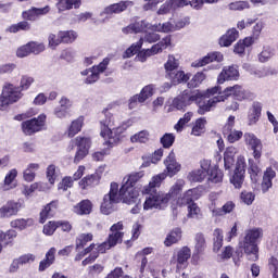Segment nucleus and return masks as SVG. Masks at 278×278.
<instances>
[{
  "mask_svg": "<svg viewBox=\"0 0 278 278\" xmlns=\"http://www.w3.org/2000/svg\"><path fill=\"white\" fill-rule=\"evenodd\" d=\"M23 99V91L13 84H7L0 94V110L4 111Z\"/></svg>",
  "mask_w": 278,
  "mask_h": 278,
  "instance_id": "8",
  "label": "nucleus"
},
{
  "mask_svg": "<svg viewBox=\"0 0 278 278\" xmlns=\"http://www.w3.org/2000/svg\"><path fill=\"white\" fill-rule=\"evenodd\" d=\"M228 97H232L236 101H253L255 99V93L247 90L241 85H235L231 87H227L224 89L223 93L219 96H215L207 100V103L200 106L198 111L201 116L203 114H207L216 105V103H220L223 101H227Z\"/></svg>",
  "mask_w": 278,
  "mask_h": 278,
  "instance_id": "4",
  "label": "nucleus"
},
{
  "mask_svg": "<svg viewBox=\"0 0 278 278\" xmlns=\"http://www.w3.org/2000/svg\"><path fill=\"white\" fill-rule=\"evenodd\" d=\"M200 198L201 193L198 188L189 189L176 199V204L179 205V207L184 205H192V203Z\"/></svg>",
  "mask_w": 278,
  "mask_h": 278,
  "instance_id": "22",
  "label": "nucleus"
},
{
  "mask_svg": "<svg viewBox=\"0 0 278 278\" xmlns=\"http://www.w3.org/2000/svg\"><path fill=\"white\" fill-rule=\"evenodd\" d=\"M240 33L236 28H230L219 38L220 47H231L238 40Z\"/></svg>",
  "mask_w": 278,
  "mask_h": 278,
  "instance_id": "28",
  "label": "nucleus"
},
{
  "mask_svg": "<svg viewBox=\"0 0 278 278\" xmlns=\"http://www.w3.org/2000/svg\"><path fill=\"white\" fill-rule=\"evenodd\" d=\"M86 174V166L79 165L77 170L73 174V176H65L62 181L59 184L58 189L63 190V192H66L68 188H73L74 181H79Z\"/></svg>",
  "mask_w": 278,
  "mask_h": 278,
  "instance_id": "18",
  "label": "nucleus"
},
{
  "mask_svg": "<svg viewBox=\"0 0 278 278\" xmlns=\"http://www.w3.org/2000/svg\"><path fill=\"white\" fill-rule=\"evenodd\" d=\"M18 236V232L14 229H9L5 232L0 230V242H3L4 247H10L14 243V239Z\"/></svg>",
  "mask_w": 278,
  "mask_h": 278,
  "instance_id": "44",
  "label": "nucleus"
},
{
  "mask_svg": "<svg viewBox=\"0 0 278 278\" xmlns=\"http://www.w3.org/2000/svg\"><path fill=\"white\" fill-rule=\"evenodd\" d=\"M160 34L153 31H146L143 37L139 39V42H141V47H147V45H153V42H157L160 40Z\"/></svg>",
  "mask_w": 278,
  "mask_h": 278,
  "instance_id": "50",
  "label": "nucleus"
},
{
  "mask_svg": "<svg viewBox=\"0 0 278 278\" xmlns=\"http://www.w3.org/2000/svg\"><path fill=\"white\" fill-rule=\"evenodd\" d=\"M94 186H99V177L97 175H87L78 181V188L80 190H90Z\"/></svg>",
  "mask_w": 278,
  "mask_h": 278,
  "instance_id": "34",
  "label": "nucleus"
},
{
  "mask_svg": "<svg viewBox=\"0 0 278 278\" xmlns=\"http://www.w3.org/2000/svg\"><path fill=\"white\" fill-rule=\"evenodd\" d=\"M205 237L202 233L195 235L194 253L192 256L194 263L199 262V253H203L205 251Z\"/></svg>",
  "mask_w": 278,
  "mask_h": 278,
  "instance_id": "40",
  "label": "nucleus"
},
{
  "mask_svg": "<svg viewBox=\"0 0 278 278\" xmlns=\"http://www.w3.org/2000/svg\"><path fill=\"white\" fill-rule=\"evenodd\" d=\"M192 116H194V113L192 112H187L185 115L175 124L174 129L177 131V134H181L184 131V128L190 121H192Z\"/></svg>",
  "mask_w": 278,
  "mask_h": 278,
  "instance_id": "51",
  "label": "nucleus"
},
{
  "mask_svg": "<svg viewBox=\"0 0 278 278\" xmlns=\"http://www.w3.org/2000/svg\"><path fill=\"white\" fill-rule=\"evenodd\" d=\"M262 238H264V230L262 228L245 230L244 238L239 242V247L242 249L249 262H257L260 260V247H257V242Z\"/></svg>",
  "mask_w": 278,
  "mask_h": 278,
  "instance_id": "6",
  "label": "nucleus"
},
{
  "mask_svg": "<svg viewBox=\"0 0 278 278\" xmlns=\"http://www.w3.org/2000/svg\"><path fill=\"white\" fill-rule=\"evenodd\" d=\"M131 125H134V122L129 119L126 122V126H121L118 116L105 111L104 118L100 121V136L105 140L108 147H116L121 142V134H124L127 127H131Z\"/></svg>",
  "mask_w": 278,
  "mask_h": 278,
  "instance_id": "3",
  "label": "nucleus"
},
{
  "mask_svg": "<svg viewBox=\"0 0 278 278\" xmlns=\"http://www.w3.org/2000/svg\"><path fill=\"white\" fill-rule=\"evenodd\" d=\"M275 56V49L270 46H264L262 51L257 55L258 62L261 64H266Z\"/></svg>",
  "mask_w": 278,
  "mask_h": 278,
  "instance_id": "45",
  "label": "nucleus"
},
{
  "mask_svg": "<svg viewBox=\"0 0 278 278\" xmlns=\"http://www.w3.org/2000/svg\"><path fill=\"white\" fill-rule=\"evenodd\" d=\"M164 68L166 77L167 75H170V73H174L175 71H177V68H179V60H177L175 55L169 54L167 61L164 64Z\"/></svg>",
  "mask_w": 278,
  "mask_h": 278,
  "instance_id": "48",
  "label": "nucleus"
},
{
  "mask_svg": "<svg viewBox=\"0 0 278 278\" xmlns=\"http://www.w3.org/2000/svg\"><path fill=\"white\" fill-rule=\"evenodd\" d=\"M163 149H170L175 144V134L166 132L160 140Z\"/></svg>",
  "mask_w": 278,
  "mask_h": 278,
  "instance_id": "62",
  "label": "nucleus"
},
{
  "mask_svg": "<svg viewBox=\"0 0 278 278\" xmlns=\"http://www.w3.org/2000/svg\"><path fill=\"white\" fill-rule=\"evenodd\" d=\"M228 9L233 12H242V10L251 9V4L248 1H235L228 4Z\"/></svg>",
  "mask_w": 278,
  "mask_h": 278,
  "instance_id": "60",
  "label": "nucleus"
},
{
  "mask_svg": "<svg viewBox=\"0 0 278 278\" xmlns=\"http://www.w3.org/2000/svg\"><path fill=\"white\" fill-rule=\"evenodd\" d=\"M269 270L271 271L273 278H278V258L271 256L268 261Z\"/></svg>",
  "mask_w": 278,
  "mask_h": 278,
  "instance_id": "64",
  "label": "nucleus"
},
{
  "mask_svg": "<svg viewBox=\"0 0 278 278\" xmlns=\"http://www.w3.org/2000/svg\"><path fill=\"white\" fill-rule=\"evenodd\" d=\"M36 190H45V184L34 182L30 186L23 185L22 194H24V197H31Z\"/></svg>",
  "mask_w": 278,
  "mask_h": 278,
  "instance_id": "53",
  "label": "nucleus"
},
{
  "mask_svg": "<svg viewBox=\"0 0 278 278\" xmlns=\"http://www.w3.org/2000/svg\"><path fill=\"white\" fill-rule=\"evenodd\" d=\"M153 94H155V85H148L144 86L137 96L140 99V103H144V101L151 99Z\"/></svg>",
  "mask_w": 278,
  "mask_h": 278,
  "instance_id": "52",
  "label": "nucleus"
},
{
  "mask_svg": "<svg viewBox=\"0 0 278 278\" xmlns=\"http://www.w3.org/2000/svg\"><path fill=\"white\" fill-rule=\"evenodd\" d=\"M29 29H31V26L29 25V22H20L17 24H13L8 28V31H10V34H16L18 31H29Z\"/></svg>",
  "mask_w": 278,
  "mask_h": 278,
  "instance_id": "58",
  "label": "nucleus"
},
{
  "mask_svg": "<svg viewBox=\"0 0 278 278\" xmlns=\"http://www.w3.org/2000/svg\"><path fill=\"white\" fill-rule=\"evenodd\" d=\"M184 188H186V180L184 178H178L170 187L168 193L157 192L148 195L143 203V211L149 212V210H164L165 207H168V201H170L173 197L180 194Z\"/></svg>",
  "mask_w": 278,
  "mask_h": 278,
  "instance_id": "5",
  "label": "nucleus"
},
{
  "mask_svg": "<svg viewBox=\"0 0 278 278\" xmlns=\"http://www.w3.org/2000/svg\"><path fill=\"white\" fill-rule=\"evenodd\" d=\"M73 212L78 216H86L88 214H91L92 202L90 200H83L74 206Z\"/></svg>",
  "mask_w": 278,
  "mask_h": 278,
  "instance_id": "38",
  "label": "nucleus"
},
{
  "mask_svg": "<svg viewBox=\"0 0 278 278\" xmlns=\"http://www.w3.org/2000/svg\"><path fill=\"white\" fill-rule=\"evenodd\" d=\"M16 177H18V169L11 168L9 172H7L3 182L0 184V191L10 192V190H14V188L18 186Z\"/></svg>",
  "mask_w": 278,
  "mask_h": 278,
  "instance_id": "20",
  "label": "nucleus"
},
{
  "mask_svg": "<svg viewBox=\"0 0 278 278\" xmlns=\"http://www.w3.org/2000/svg\"><path fill=\"white\" fill-rule=\"evenodd\" d=\"M81 7V0H59L56 9L59 12H66V10H79Z\"/></svg>",
  "mask_w": 278,
  "mask_h": 278,
  "instance_id": "37",
  "label": "nucleus"
},
{
  "mask_svg": "<svg viewBox=\"0 0 278 278\" xmlns=\"http://www.w3.org/2000/svg\"><path fill=\"white\" fill-rule=\"evenodd\" d=\"M172 21L174 22V28L176 29V31H179L180 29H184V27H188V25H190V17L188 16H173Z\"/></svg>",
  "mask_w": 278,
  "mask_h": 278,
  "instance_id": "59",
  "label": "nucleus"
},
{
  "mask_svg": "<svg viewBox=\"0 0 278 278\" xmlns=\"http://www.w3.org/2000/svg\"><path fill=\"white\" fill-rule=\"evenodd\" d=\"M166 177H168V176L164 172H162L157 175H154L151 178L149 185L143 187L142 194H151V192H153V190H155V188H160V186H162V181H164L166 179Z\"/></svg>",
  "mask_w": 278,
  "mask_h": 278,
  "instance_id": "27",
  "label": "nucleus"
},
{
  "mask_svg": "<svg viewBox=\"0 0 278 278\" xmlns=\"http://www.w3.org/2000/svg\"><path fill=\"white\" fill-rule=\"evenodd\" d=\"M123 229H125V224L123 222H117L110 227V233L106 241L100 244L92 243L90 247L86 248L84 255H88V253H90V255L83 261V266L92 264V262L99 257V253H105L106 251H110V249H113V247H116V244H121L123 238H125Z\"/></svg>",
  "mask_w": 278,
  "mask_h": 278,
  "instance_id": "2",
  "label": "nucleus"
},
{
  "mask_svg": "<svg viewBox=\"0 0 278 278\" xmlns=\"http://www.w3.org/2000/svg\"><path fill=\"white\" fill-rule=\"evenodd\" d=\"M84 128V116H79L78 118L72 121L70 124L67 130H66V136L67 138H75L79 131Z\"/></svg>",
  "mask_w": 278,
  "mask_h": 278,
  "instance_id": "33",
  "label": "nucleus"
},
{
  "mask_svg": "<svg viewBox=\"0 0 278 278\" xmlns=\"http://www.w3.org/2000/svg\"><path fill=\"white\" fill-rule=\"evenodd\" d=\"M108 64H110V60L104 59L99 65L81 71V77H86L85 84H94L96 81H99V75L105 73Z\"/></svg>",
  "mask_w": 278,
  "mask_h": 278,
  "instance_id": "10",
  "label": "nucleus"
},
{
  "mask_svg": "<svg viewBox=\"0 0 278 278\" xmlns=\"http://www.w3.org/2000/svg\"><path fill=\"white\" fill-rule=\"evenodd\" d=\"M181 228H174L169 231L164 241L165 247H173V244H177V242L181 240Z\"/></svg>",
  "mask_w": 278,
  "mask_h": 278,
  "instance_id": "43",
  "label": "nucleus"
},
{
  "mask_svg": "<svg viewBox=\"0 0 278 278\" xmlns=\"http://www.w3.org/2000/svg\"><path fill=\"white\" fill-rule=\"evenodd\" d=\"M243 140L245 146L252 150L254 160H260L262 157V149H264L262 139L257 138V136L253 132H244Z\"/></svg>",
  "mask_w": 278,
  "mask_h": 278,
  "instance_id": "13",
  "label": "nucleus"
},
{
  "mask_svg": "<svg viewBox=\"0 0 278 278\" xmlns=\"http://www.w3.org/2000/svg\"><path fill=\"white\" fill-rule=\"evenodd\" d=\"M260 116H262V104L254 102L249 114V125H255L260 121Z\"/></svg>",
  "mask_w": 278,
  "mask_h": 278,
  "instance_id": "46",
  "label": "nucleus"
},
{
  "mask_svg": "<svg viewBox=\"0 0 278 278\" xmlns=\"http://www.w3.org/2000/svg\"><path fill=\"white\" fill-rule=\"evenodd\" d=\"M192 103H197L199 105L198 112L201 110V105H207V101L205 102V97L202 96L201 92H190L188 90H185L176 97L173 100L172 105L173 108H176V110H186V108H188V105H192Z\"/></svg>",
  "mask_w": 278,
  "mask_h": 278,
  "instance_id": "7",
  "label": "nucleus"
},
{
  "mask_svg": "<svg viewBox=\"0 0 278 278\" xmlns=\"http://www.w3.org/2000/svg\"><path fill=\"white\" fill-rule=\"evenodd\" d=\"M207 79V76L203 72H198L193 77L188 81V88H199L203 81Z\"/></svg>",
  "mask_w": 278,
  "mask_h": 278,
  "instance_id": "56",
  "label": "nucleus"
},
{
  "mask_svg": "<svg viewBox=\"0 0 278 278\" xmlns=\"http://www.w3.org/2000/svg\"><path fill=\"white\" fill-rule=\"evenodd\" d=\"M21 127L25 136H34V134H38L47 127V115L42 113L38 117L27 119L22 123Z\"/></svg>",
  "mask_w": 278,
  "mask_h": 278,
  "instance_id": "9",
  "label": "nucleus"
},
{
  "mask_svg": "<svg viewBox=\"0 0 278 278\" xmlns=\"http://www.w3.org/2000/svg\"><path fill=\"white\" fill-rule=\"evenodd\" d=\"M248 163H249L248 173L250 175V179L252 184H257V181L260 180L262 168L260 167V165H257V163L253 159H249Z\"/></svg>",
  "mask_w": 278,
  "mask_h": 278,
  "instance_id": "39",
  "label": "nucleus"
},
{
  "mask_svg": "<svg viewBox=\"0 0 278 278\" xmlns=\"http://www.w3.org/2000/svg\"><path fill=\"white\" fill-rule=\"evenodd\" d=\"M210 166H212L211 160H202L200 162V168L193 169L188 173V181H190V184H201L202 181H205L207 173H210Z\"/></svg>",
  "mask_w": 278,
  "mask_h": 278,
  "instance_id": "11",
  "label": "nucleus"
},
{
  "mask_svg": "<svg viewBox=\"0 0 278 278\" xmlns=\"http://www.w3.org/2000/svg\"><path fill=\"white\" fill-rule=\"evenodd\" d=\"M207 126V119L200 117L192 123L191 136H203L205 127Z\"/></svg>",
  "mask_w": 278,
  "mask_h": 278,
  "instance_id": "42",
  "label": "nucleus"
},
{
  "mask_svg": "<svg viewBox=\"0 0 278 278\" xmlns=\"http://www.w3.org/2000/svg\"><path fill=\"white\" fill-rule=\"evenodd\" d=\"M275 177H277L275 169H273V167H267L263 174L261 184V190L264 194H266V192L273 188V179H275Z\"/></svg>",
  "mask_w": 278,
  "mask_h": 278,
  "instance_id": "26",
  "label": "nucleus"
},
{
  "mask_svg": "<svg viewBox=\"0 0 278 278\" xmlns=\"http://www.w3.org/2000/svg\"><path fill=\"white\" fill-rule=\"evenodd\" d=\"M23 210V203L11 200L0 207V218H12Z\"/></svg>",
  "mask_w": 278,
  "mask_h": 278,
  "instance_id": "19",
  "label": "nucleus"
},
{
  "mask_svg": "<svg viewBox=\"0 0 278 278\" xmlns=\"http://www.w3.org/2000/svg\"><path fill=\"white\" fill-rule=\"evenodd\" d=\"M240 79V71L237 65L224 66L217 76V84L223 86L225 81H238Z\"/></svg>",
  "mask_w": 278,
  "mask_h": 278,
  "instance_id": "16",
  "label": "nucleus"
},
{
  "mask_svg": "<svg viewBox=\"0 0 278 278\" xmlns=\"http://www.w3.org/2000/svg\"><path fill=\"white\" fill-rule=\"evenodd\" d=\"M225 56L220 52H210L205 56L198 59L191 63L192 68H201L212 64V62H223Z\"/></svg>",
  "mask_w": 278,
  "mask_h": 278,
  "instance_id": "21",
  "label": "nucleus"
},
{
  "mask_svg": "<svg viewBox=\"0 0 278 278\" xmlns=\"http://www.w3.org/2000/svg\"><path fill=\"white\" fill-rule=\"evenodd\" d=\"M169 1L172 2L174 10H177L178 8H186V5L192 7L193 10H201L203 8L202 0H169Z\"/></svg>",
  "mask_w": 278,
  "mask_h": 278,
  "instance_id": "32",
  "label": "nucleus"
},
{
  "mask_svg": "<svg viewBox=\"0 0 278 278\" xmlns=\"http://www.w3.org/2000/svg\"><path fill=\"white\" fill-rule=\"evenodd\" d=\"M192 257V251L188 247L180 248L172 257L170 264H174L177 270L188 267V260Z\"/></svg>",
  "mask_w": 278,
  "mask_h": 278,
  "instance_id": "14",
  "label": "nucleus"
},
{
  "mask_svg": "<svg viewBox=\"0 0 278 278\" xmlns=\"http://www.w3.org/2000/svg\"><path fill=\"white\" fill-rule=\"evenodd\" d=\"M144 177V172L131 173L124 177V184L118 187L117 182H111L110 191L103 197L100 210L108 216L114 212V205L116 203H126L127 205H132L138 201V190L134 188L138 181Z\"/></svg>",
  "mask_w": 278,
  "mask_h": 278,
  "instance_id": "1",
  "label": "nucleus"
},
{
  "mask_svg": "<svg viewBox=\"0 0 278 278\" xmlns=\"http://www.w3.org/2000/svg\"><path fill=\"white\" fill-rule=\"evenodd\" d=\"M143 27H148V29H150L151 31H159L161 34H173L174 31H176L173 17L169 18L167 22L159 24L143 22Z\"/></svg>",
  "mask_w": 278,
  "mask_h": 278,
  "instance_id": "23",
  "label": "nucleus"
},
{
  "mask_svg": "<svg viewBox=\"0 0 278 278\" xmlns=\"http://www.w3.org/2000/svg\"><path fill=\"white\" fill-rule=\"evenodd\" d=\"M40 170V165L38 163H29L23 170V179L27 184H31L36 179V172Z\"/></svg>",
  "mask_w": 278,
  "mask_h": 278,
  "instance_id": "35",
  "label": "nucleus"
},
{
  "mask_svg": "<svg viewBox=\"0 0 278 278\" xmlns=\"http://www.w3.org/2000/svg\"><path fill=\"white\" fill-rule=\"evenodd\" d=\"M55 253H58V250L55 248H50L48 252L46 253L45 260H42L39 263V271L45 273L47 268L50 266H53L55 263Z\"/></svg>",
  "mask_w": 278,
  "mask_h": 278,
  "instance_id": "31",
  "label": "nucleus"
},
{
  "mask_svg": "<svg viewBox=\"0 0 278 278\" xmlns=\"http://www.w3.org/2000/svg\"><path fill=\"white\" fill-rule=\"evenodd\" d=\"M28 49L34 55H40V53L45 52V49H47V47L43 42L30 41L28 42Z\"/></svg>",
  "mask_w": 278,
  "mask_h": 278,
  "instance_id": "61",
  "label": "nucleus"
},
{
  "mask_svg": "<svg viewBox=\"0 0 278 278\" xmlns=\"http://www.w3.org/2000/svg\"><path fill=\"white\" fill-rule=\"evenodd\" d=\"M208 181H211L212 184H220V181H223V177H225V175L223 174V170H220L218 167L210 165L208 168Z\"/></svg>",
  "mask_w": 278,
  "mask_h": 278,
  "instance_id": "47",
  "label": "nucleus"
},
{
  "mask_svg": "<svg viewBox=\"0 0 278 278\" xmlns=\"http://www.w3.org/2000/svg\"><path fill=\"white\" fill-rule=\"evenodd\" d=\"M213 236H214L213 251L215 253H218V251H220V249L223 248V240H224L223 230H220V228H216L214 230Z\"/></svg>",
  "mask_w": 278,
  "mask_h": 278,
  "instance_id": "57",
  "label": "nucleus"
},
{
  "mask_svg": "<svg viewBox=\"0 0 278 278\" xmlns=\"http://www.w3.org/2000/svg\"><path fill=\"white\" fill-rule=\"evenodd\" d=\"M233 125H236V116L230 115L223 130L224 136H226L230 144L240 141L242 139V136H244V132H242L241 130L233 129Z\"/></svg>",
  "mask_w": 278,
  "mask_h": 278,
  "instance_id": "15",
  "label": "nucleus"
},
{
  "mask_svg": "<svg viewBox=\"0 0 278 278\" xmlns=\"http://www.w3.org/2000/svg\"><path fill=\"white\" fill-rule=\"evenodd\" d=\"M165 169L163 173L166 174L167 177H175V175L181 173V163L177 161V156H175V152H169V154L163 161Z\"/></svg>",
  "mask_w": 278,
  "mask_h": 278,
  "instance_id": "17",
  "label": "nucleus"
},
{
  "mask_svg": "<svg viewBox=\"0 0 278 278\" xmlns=\"http://www.w3.org/2000/svg\"><path fill=\"white\" fill-rule=\"evenodd\" d=\"M149 140H151V132L147 129H143L130 136V142L132 144H147Z\"/></svg>",
  "mask_w": 278,
  "mask_h": 278,
  "instance_id": "41",
  "label": "nucleus"
},
{
  "mask_svg": "<svg viewBox=\"0 0 278 278\" xmlns=\"http://www.w3.org/2000/svg\"><path fill=\"white\" fill-rule=\"evenodd\" d=\"M239 149L235 146L226 148L224 152V166L226 170H229L236 163V155H238Z\"/></svg>",
  "mask_w": 278,
  "mask_h": 278,
  "instance_id": "30",
  "label": "nucleus"
},
{
  "mask_svg": "<svg viewBox=\"0 0 278 278\" xmlns=\"http://www.w3.org/2000/svg\"><path fill=\"white\" fill-rule=\"evenodd\" d=\"M33 84H34V77L24 75L21 77L20 87L17 88L21 90V92H23L25 90H29Z\"/></svg>",
  "mask_w": 278,
  "mask_h": 278,
  "instance_id": "63",
  "label": "nucleus"
},
{
  "mask_svg": "<svg viewBox=\"0 0 278 278\" xmlns=\"http://www.w3.org/2000/svg\"><path fill=\"white\" fill-rule=\"evenodd\" d=\"M134 5V2L126 0V1H119L117 3H113L104 8V10L100 13V16H111V14H121L122 12H125L127 8H131Z\"/></svg>",
  "mask_w": 278,
  "mask_h": 278,
  "instance_id": "24",
  "label": "nucleus"
},
{
  "mask_svg": "<svg viewBox=\"0 0 278 278\" xmlns=\"http://www.w3.org/2000/svg\"><path fill=\"white\" fill-rule=\"evenodd\" d=\"M143 23H147V21H141L123 28V34H140V31H147L148 27H144Z\"/></svg>",
  "mask_w": 278,
  "mask_h": 278,
  "instance_id": "54",
  "label": "nucleus"
},
{
  "mask_svg": "<svg viewBox=\"0 0 278 278\" xmlns=\"http://www.w3.org/2000/svg\"><path fill=\"white\" fill-rule=\"evenodd\" d=\"M170 36L164 37L161 41L153 45L150 49H143L139 52L138 58L146 62L147 58H151V55H157V53H162L164 49H168L170 47Z\"/></svg>",
  "mask_w": 278,
  "mask_h": 278,
  "instance_id": "12",
  "label": "nucleus"
},
{
  "mask_svg": "<svg viewBox=\"0 0 278 278\" xmlns=\"http://www.w3.org/2000/svg\"><path fill=\"white\" fill-rule=\"evenodd\" d=\"M244 173L245 172L235 169L232 176L230 177V184H232L237 190H240V188H242V184H244Z\"/></svg>",
  "mask_w": 278,
  "mask_h": 278,
  "instance_id": "55",
  "label": "nucleus"
},
{
  "mask_svg": "<svg viewBox=\"0 0 278 278\" xmlns=\"http://www.w3.org/2000/svg\"><path fill=\"white\" fill-rule=\"evenodd\" d=\"M34 218H16L11 220L10 225L12 229H17V231H25L29 227H34Z\"/></svg>",
  "mask_w": 278,
  "mask_h": 278,
  "instance_id": "36",
  "label": "nucleus"
},
{
  "mask_svg": "<svg viewBox=\"0 0 278 278\" xmlns=\"http://www.w3.org/2000/svg\"><path fill=\"white\" fill-rule=\"evenodd\" d=\"M59 37L61 38V43L72 45V42L77 40V31L75 30H60Z\"/></svg>",
  "mask_w": 278,
  "mask_h": 278,
  "instance_id": "49",
  "label": "nucleus"
},
{
  "mask_svg": "<svg viewBox=\"0 0 278 278\" xmlns=\"http://www.w3.org/2000/svg\"><path fill=\"white\" fill-rule=\"evenodd\" d=\"M58 201H52L49 204H47L40 212L39 215V223L41 225H45V223H47L48 218H51L54 216L55 214V210H58Z\"/></svg>",
  "mask_w": 278,
  "mask_h": 278,
  "instance_id": "29",
  "label": "nucleus"
},
{
  "mask_svg": "<svg viewBox=\"0 0 278 278\" xmlns=\"http://www.w3.org/2000/svg\"><path fill=\"white\" fill-rule=\"evenodd\" d=\"M165 77L173 84V86H179V84H188L192 74L176 70Z\"/></svg>",
  "mask_w": 278,
  "mask_h": 278,
  "instance_id": "25",
  "label": "nucleus"
}]
</instances>
